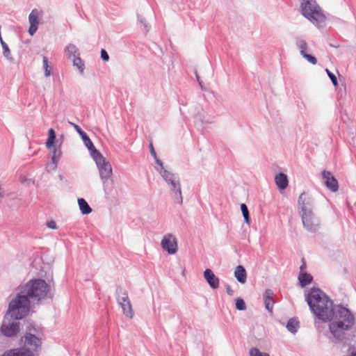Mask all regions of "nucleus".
Listing matches in <instances>:
<instances>
[{
	"label": "nucleus",
	"instance_id": "1",
	"mask_svg": "<svg viewBox=\"0 0 356 356\" xmlns=\"http://www.w3.org/2000/svg\"><path fill=\"white\" fill-rule=\"evenodd\" d=\"M306 301L312 313L321 321L330 322L329 330L338 342L346 346L347 332L353 328L355 318L351 311L333 301L321 289L312 288L306 296Z\"/></svg>",
	"mask_w": 356,
	"mask_h": 356
},
{
	"label": "nucleus",
	"instance_id": "2",
	"mask_svg": "<svg viewBox=\"0 0 356 356\" xmlns=\"http://www.w3.org/2000/svg\"><path fill=\"white\" fill-rule=\"evenodd\" d=\"M51 297L49 286L44 280H30L17 287L16 295L8 304L6 316L22 319L29 315L31 303L38 304Z\"/></svg>",
	"mask_w": 356,
	"mask_h": 356
},
{
	"label": "nucleus",
	"instance_id": "3",
	"mask_svg": "<svg viewBox=\"0 0 356 356\" xmlns=\"http://www.w3.org/2000/svg\"><path fill=\"white\" fill-rule=\"evenodd\" d=\"M39 332L38 327L31 323H29L25 334L21 338L23 347L8 350L1 356H35L33 351H36L42 344Z\"/></svg>",
	"mask_w": 356,
	"mask_h": 356
},
{
	"label": "nucleus",
	"instance_id": "4",
	"mask_svg": "<svg viewBox=\"0 0 356 356\" xmlns=\"http://www.w3.org/2000/svg\"><path fill=\"white\" fill-rule=\"evenodd\" d=\"M300 7L302 14L313 24L325 21V17L314 0H302Z\"/></svg>",
	"mask_w": 356,
	"mask_h": 356
},
{
	"label": "nucleus",
	"instance_id": "5",
	"mask_svg": "<svg viewBox=\"0 0 356 356\" xmlns=\"http://www.w3.org/2000/svg\"><path fill=\"white\" fill-rule=\"evenodd\" d=\"M163 172L162 178L170 186V193L174 202L181 204L183 202V197L178 175L172 173L168 170H163Z\"/></svg>",
	"mask_w": 356,
	"mask_h": 356
},
{
	"label": "nucleus",
	"instance_id": "6",
	"mask_svg": "<svg viewBox=\"0 0 356 356\" xmlns=\"http://www.w3.org/2000/svg\"><path fill=\"white\" fill-rule=\"evenodd\" d=\"M90 156L97 165L102 180L103 181L108 180L112 175V168L110 163L98 150H92Z\"/></svg>",
	"mask_w": 356,
	"mask_h": 356
},
{
	"label": "nucleus",
	"instance_id": "7",
	"mask_svg": "<svg viewBox=\"0 0 356 356\" xmlns=\"http://www.w3.org/2000/svg\"><path fill=\"white\" fill-rule=\"evenodd\" d=\"M301 220L304 228L310 233H316L320 229L321 222L318 217H316L314 212L302 213Z\"/></svg>",
	"mask_w": 356,
	"mask_h": 356
},
{
	"label": "nucleus",
	"instance_id": "8",
	"mask_svg": "<svg viewBox=\"0 0 356 356\" xmlns=\"http://www.w3.org/2000/svg\"><path fill=\"white\" fill-rule=\"evenodd\" d=\"M15 320L10 317L4 316V320L1 326V333L7 337H13L15 336L20 330V323L17 321H10Z\"/></svg>",
	"mask_w": 356,
	"mask_h": 356
},
{
	"label": "nucleus",
	"instance_id": "9",
	"mask_svg": "<svg viewBox=\"0 0 356 356\" xmlns=\"http://www.w3.org/2000/svg\"><path fill=\"white\" fill-rule=\"evenodd\" d=\"M314 200L312 197L306 193H302L298 197V209L300 216L302 213L313 211Z\"/></svg>",
	"mask_w": 356,
	"mask_h": 356
},
{
	"label": "nucleus",
	"instance_id": "10",
	"mask_svg": "<svg viewBox=\"0 0 356 356\" xmlns=\"http://www.w3.org/2000/svg\"><path fill=\"white\" fill-rule=\"evenodd\" d=\"M161 245L170 254H174L177 252V238L172 234H168L163 236Z\"/></svg>",
	"mask_w": 356,
	"mask_h": 356
},
{
	"label": "nucleus",
	"instance_id": "11",
	"mask_svg": "<svg viewBox=\"0 0 356 356\" xmlns=\"http://www.w3.org/2000/svg\"><path fill=\"white\" fill-rule=\"evenodd\" d=\"M56 140V132L54 129L51 128L48 131V138L46 142V146L47 148L51 149L54 147L51 153V160L57 161L60 158L62 152L60 148H56L54 146V143Z\"/></svg>",
	"mask_w": 356,
	"mask_h": 356
},
{
	"label": "nucleus",
	"instance_id": "12",
	"mask_svg": "<svg viewBox=\"0 0 356 356\" xmlns=\"http://www.w3.org/2000/svg\"><path fill=\"white\" fill-rule=\"evenodd\" d=\"M322 177L326 187L332 192H337L339 189L338 181L329 171H323Z\"/></svg>",
	"mask_w": 356,
	"mask_h": 356
},
{
	"label": "nucleus",
	"instance_id": "13",
	"mask_svg": "<svg viewBox=\"0 0 356 356\" xmlns=\"http://www.w3.org/2000/svg\"><path fill=\"white\" fill-rule=\"evenodd\" d=\"M69 123L76 129L77 133L81 137L84 143V145L88 149L90 154L92 153V150H97L95 148L91 140L90 139V138L88 137V136L87 135V134L83 130H82V129L79 126L70 122H69Z\"/></svg>",
	"mask_w": 356,
	"mask_h": 356
},
{
	"label": "nucleus",
	"instance_id": "14",
	"mask_svg": "<svg viewBox=\"0 0 356 356\" xmlns=\"http://www.w3.org/2000/svg\"><path fill=\"white\" fill-rule=\"evenodd\" d=\"M39 11L37 9H33L31 12L29 16V22L30 23V27L29 33L31 35H33L38 30V26L39 24Z\"/></svg>",
	"mask_w": 356,
	"mask_h": 356
},
{
	"label": "nucleus",
	"instance_id": "15",
	"mask_svg": "<svg viewBox=\"0 0 356 356\" xmlns=\"http://www.w3.org/2000/svg\"><path fill=\"white\" fill-rule=\"evenodd\" d=\"M204 277L211 289H216L218 288L220 282L219 279L211 269H206L204 270Z\"/></svg>",
	"mask_w": 356,
	"mask_h": 356
},
{
	"label": "nucleus",
	"instance_id": "16",
	"mask_svg": "<svg viewBox=\"0 0 356 356\" xmlns=\"http://www.w3.org/2000/svg\"><path fill=\"white\" fill-rule=\"evenodd\" d=\"M274 293L271 289H266L264 293V300L266 309L270 314L273 313V305L275 300H273Z\"/></svg>",
	"mask_w": 356,
	"mask_h": 356
},
{
	"label": "nucleus",
	"instance_id": "17",
	"mask_svg": "<svg viewBox=\"0 0 356 356\" xmlns=\"http://www.w3.org/2000/svg\"><path fill=\"white\" fill-rule=\"evenodd\" d=\"M234 276L237 281L241 284H244L247 280V273L243 266H237L234 270Z\"/></svg>",
	"mask_w": 356,
	"mask_h": 356
},
{
	"label": "nucleus",
	"instance_id": "18",
	"mask_svg": "<svg viewBox=\"0 0 356 356\" xmlns=\"http://www.w3.org/2000/svg\"><path fill=\"white\" fill-rule=\"evenodd\" d=\"M275 181L280 189H285L288 186V178L284 173L277 174L275 177Z\"/></svg>",
	"mask_w": 356,
	"mask_h": 356
},
{
	"label": "nucleus",
	"instance_id": "19",
	"mask_svg": "<svg viewBox=\"0 0 356 356\" xmlns=\"http://www.w3.org/2000/svg\"><path fill=\"white\" fill-rule=\"evenodd\" d=\"M116 296L117 300L118 303L124 302L127 300H129L127 291L122 288L121 286H118L116 289Z\"/></svg>",
	"mask_w": 356,
	"mask_h": 356
},
{
	"label": "nucleus",
	"instance_id": "20",
	"mask_svg": "<svg viewBox=\"0 0 356 356\" xmlns=\"http://www.w3.org/2000/svg\"><path fill=\"white\" fill-rule=\"evenodd\" d=\"M298 280L300 286L304 287L312 282L313 277L306 272L300 273L298 275Z\"/></svg>",
	"mask_w": 356,
	"mask_h": 356
},
{
	"label": "nucleus",
	"instance_id": "21",
	"mask_svg": "<svg viewBox=\"0 0 356 356\" xmlns=\"http://www.w3.org/2000/svg\"><path fill=\"white\" fill-rule=\"evenodd\" d=\"M119 305L122 307V311H123V314L126 316H127L129 318H132L133 317L134 313H133V310H132V307H131V305L130 300H127L126 302L119 303Z\"/></svg>",
	"mask_w": 356,
	"mask_h": 356
},
{
	"label": "nucleus",
	"instance_id": "22",
	"mask_svg": "<svg viewBox=\"0 0 356 356\" xmlns=\"http://www.w3.org/2000/svg\"><path fill=\"white\" fill-rule=\"evenodd\" d=\"M78 204L81 212L83 214H89L92 212V209L88 204V202L83 198L78 199Z\"/></svg>",
	"mask_w": 356,
	"mask_h": 356
},
{
	"label": "nucleus",
	"instance_id": "23",
	"mask_svg": "<svg viewBox=\"0 0 356 356\" xmlns=\"http://www.w3.org/2000/svg\"><path fill=\"white\" fill-rule=\"evenodd\" d=\"M299 321L295 318H290L286 324V328L291 333L295 334L298 332Z\"/></svg>",
	"mask_w": 356,
	"mask_h": 356
},
{
	"label": "nucleus",
	"instance_id": "24",
	"mask_svg": "<svg viewBox=\"0 0 356 356\" xmlns=\"http://www.w3.org/2000/svg\"><path fill=\"white\" fill-rule=\"evenodd\" d=\"M65 51L69 58L72 57L74 58L75 56H77V55L79 56V49L73 44H69L65 48Z\"/></svg>",
	"mask_w": 356,
	"mask_h": 356
},
{
	"label": "nucleus",
	"instance_id": "25",
	"mask_svg": "<svg viewBox=\"0 0 356 356\" xmlns=\"http://www.w3.org/2000/svg\"><path fill=\"white\" fill-rule=\"evenodd\" d=\"M72 63L73 65L76 66L79 72L82 74L85 70V64L79 55L72 59Z\"/></svg>",
	"mask_w": 356,
	"mask_h": 356
},
{
	"label": "nucleus",
	"instance_id": "26",
	"mask_svg": "<svg viewBox=\"0 0 356 356\" xmlns=\"http://www.w3.org/2000/svg\"><path fill=\"white\" fill-rule=\"evenodd\" d=\"M241 210L243 214V216L244 218L245 222L247 224H250V213L248 209V207L245 204L243 203L241 204Z\"/></svg>",
	"mask_w": 356,
	"mask_h": 356
},
{
	"label": "nucleus",
	"instance_id": "27",
	"mask_svg": "<svg viewBox=\"0 0 356 356\" xmlns=\"http://www.w3.org/2000/svg\"><path fill=\"white\" fill-rule=\"evenodd\" d=\"M3 54L8 60L13 61L14 58L11 56L10 50L6 42H2Z\"/></svg>",
	"mask_w": 356,
	"mask_h": 356
},
{
	"label": "nucleus",
	"instance_id": "28",
	"mask_svg": "<svg viewBox=\"0 0 356 356\" xmlns=\"http://www.w3.org/2000/svg\"><path fill=\"white\" fill-rule=\"evenodd\" d=\"M43 68L44 70V76L46 77L51 75V67L49 65L48 58L46 56L42 58Z\"/></svg>",
	"mask_w": 356,
	"mask_h": 356
},
{
	"label": "nucleus",
	"instance_id": "29",
	"mask_svg": "<svg viewBox=\"0 0 356 356\" xmlns=\"http://www.w3.org/2000/svg\"><path fill=\"white\" fill-rule=\"evenodd\" d=\"M298 47L300 49V52L301 55H303L305 52V50L307 48V44L304 40H298L296 42Z\"/></svg>",
	"mask_w": 356,
	"mask_h": 356
},
{
	"label": "nucleus",
	"instance_id": "30",
	"mask_svg": "<svg viewBox=\"0 0 356 356\" xmlns=\"http://www.w3.org/2000/svg\"><path fill=\"white\" fill-rule=\"evenodd\" d=\"M236 308L239 311H244L246 309V304L243 299L237 298L236 299Z\"/></svg>",
	"mask_w": 356,
	"mask_h": 356
},
{
	"label": "nucleus",
	"instance_id": "31",
	"mask_svg": "<svg viewBox=\"0 0 356 356\" xmlns=\"http://www.w3.org/2000/svg\"><path fill=\"white\" fill-rule=\"evenodd\" d=\"M250 356H270L267 353L261 352L257 348H251L250 350Z\"/></svg>",
	"mask_w": 356,
	"mask_h": 356
},
{
	"label": "nucleus",
	"instance_id": "32",
	"mask_svg": "<svg viewBox=\"0 0 356 356\" xmlns=\"http://www.w3.org/2000/svg\"><path fill=\"white\" fill-rule=\"evenodd\" d=\"M303 58L307 59L309 63H311L313 65H316L317 63V59L316 57L313 56L311 54H308L307 53H304L303 55H302Z\"/></svg>",
	"mask_w": 356,
	"mask_h": 356
},
{
	"label": "nucleus",
	"instance_id": "33",
	"mask_svg": "<svg viewBox=\"0 0 356 356\" xmlns=\"http://www.w3.org/2000/svg\"><path fill=\"white\" fill-rule=\"evenodd\" d=\"M58 167V161L51 160L50 163H48L46 168L47 171L50 172L51 170H56Z\"/></svg>",
	"mask_w": 356,
	"mask_h": 356
},
{
	"label": "nucleus",
	"instance_id": "34",
	"mask_svg": "<svg viewBox=\"0 0 356 356\" xmlns=\"http://www.w3.org/2000/svg\"><path fill=\"white\" fill-rule=\"evenodd\" d=\"M325 71L327 74V76L331 79L333 85L334 86H337L338 85L337 76L332 72H331L328 69H326Z\"/></svg>",
	"mask_w": 356,
	"mask_h": 356
},
{
	"label": "nucleus",
	"instance_id": "35",
	"mask_svg": "<svg viewBox=\"0 0 356 356\" xmlns=\"http://www.w3.org/2000/svg\"><path fill=\"white\" fill-rule=\"evenodd\" d=\"M155 159L156 163L158 165H159V167H160V169L157 168V170L159 171V173H160L161 176L162 177V173L163 172V171L167 170L164 168L163 162L160 159H159L157 157H156V159Z\"/></svg>",
	"mask_w": 356,
	"mask_h": 356
},
{
	"label": "nucleus",
	"instance_id": "36",
	"mask_svg": "<svg viewBox=\"0 0 356 356\" xmlns=\"http://www.w3.org/2000/svg\"><path fill=\"white\" fill-rule=\"evenodd\" d=\"M138 19L140 20V24L144 26V31L145 32H147L149 31V26H148V24L146 22L145 19L142 17H140V16H138Z\"/></svg>",
	"mask_w": 356,
	"mask_h": 356
},
{
	"label": "nucleus",
	"instance_id": "37",
	"mask_svg": "<svg viewBox=\"0 0 356 356\" xmlns=\"http://www.w3.org/2000/svg\"><path fill=\"white\" fill-rule=\"evenodd\" d=\"M347 352L348 353H352L354 356H356V349L355 348V345L352 343H349L348 345Z\"/></svg>",
	"mask_w": 356,
	"mask_h": 356
},
{
	"label": "nucleus",
	"instance_id": "38",
	"mask_svg": "<svg viewBox=\"0 0 356 356\" xmlns=\"http://www.w3.org/2000/svg\"><path fill=\"white\" fill-rule=\"evenodd\" d=\"M101 58L104 61H108L109 60V56L106 51L104 49L101 51Z\"/></svg>",
	"mask_w": 356,
	"mask_h": 356
},
{
	"label": "nucleus",
	"instance_id": "39",
	"mask_svg": "<svg viewBox=\"0 0 356 356\" xmlns=\"http://www.w3.org/2000/svg\"><path fill=\"white\" fill-rule=\"evenodd\" d=\"M47 227L55 229L57 228L56 223L54 220H50L47 222Z\"/></svg>",
	"mask_w": 356,
	"mask_h": 356
},
{
	"label": "nucleus",
	"instance_id": "40",
	"mask_svg": "<svg viewBox=\"0 0 356 356\" xmlns=\"http://www.w3.org/2000/svg\"><path fill=\"white\" fill-rule=\"evenodd\" d=\"M306 268V261L304 258H302V265L300 266V273H305V270Z\"/></svg>",
	"mask_w": 356,
	"mask_h": 356
},
{
	"label": "nucleus",
	"instance_id": "41",
	"mask_svg": "<svg viewBox=\"0 0 356 356\" xmlns=\"http://www.w3.org/2000/svg\"><path fill=\"white\" fill-rule=\"evenodd\" d=\"M149 149L151 155L154 157V159H156V153L152 143H149Z\"/></svg>",
	"mask_w": 356,
	"mask_h": 356
},
{
	"label": "nucleus",
	"instance_id": "42",
	"mask_svg": "<svg viewBox=\"0 0 356 356\" xmlns=\"http://www.w3.org/2000/svg\"><path fill=\"white\" fill-rule=\"evenodd\" d=\"M226 291H227V294L230 296H232L234 293V290L231 288V286L229 285L226 286Z\"/></svg>",
	"mask_w": 356,
	"mask_h": 356
},
{
	"label": "nucleus",
	"instance_id": "43",
	"mask_svg": "<svg viewBox=\"0 0 356 356\" xmlns=\"http://www.w3.org/2000/svg\"><path fill=\"white\" fill-rule=\"evenodd\" d=\"M196 74V78H197V80L200 84V86H201V88H202V81L200 79V76L199 75L197 74V73L195 74Z\"/></svg>",
	"mask_w": 356,
	"mask_h": 356
},
{
	"label": "nucleus",
	"instance_id": "44",
	"mask_svg": "<svg viewBox=\"0 0 356 356\" xmlns=\"http://www.w3.org/2000/svg\"><path fill=\"white\" fill-rule=\"evenodd\" d=\"M343 356H354L352 353H349V355H343Z\"/></svg>",
	"mask_w": 356,
	"mask_h": 356
},
{
	"label": "nucleus",
	"instance_id": "45",
	"mask_svg": "<svg viewBox=\"0 0 356 356\" xmlns=\"http://www.w3.org/2000/svg\"><path fill=\"white\" fill-rule=\"evenodd\" d=\"M63 175H59V179H60V180H62V179H63Z\"/></svg>",
	"mask_w": 356,
	"mask_h": 356
},
{
	"label": "nucleus",
	"instance_id": "46",
	"mask_svg": "<svg viewBox=\"0 0 356 356\" xmlns=\"http://www.w3.org/2000/svg\"><path fill=\"white\" fill-rule=\"evenodd\" d=\"M195 118H198V119H200V116H198V115H195Z\"/></svg>",
	"mask_w": 356,
	"mask_h": 356
},
{
	"label": "nucleus",
	"instance_id": "47",
	"mask_svg": "<svg viewBox=\"0 0 356 356\" xmlns=\"http://www.w3.org/2000/svg\"><path fill=\"white\" fill-rule=\"evenodd\" d=\"M339 47V44L336 45V46H334V47H336V48H338Z\"/></svg>",
	"mask_w": 356,
	"mask_h": 356
},
{
	"label": "nucleus",
	"instance_id": "48",
	"mask_svg": "<svg viewBox=\"0 0 356 356\" xmlns=\"http://www.w3.org/2000/svg\"><path fill=\"white\" fill-rule=\"evenodd\" d=\"M330 46L334 47V46H336V44H330Z\"/></svg>",
	"mask_w": 356,
	"mask_h": 356
}]
</instances>
